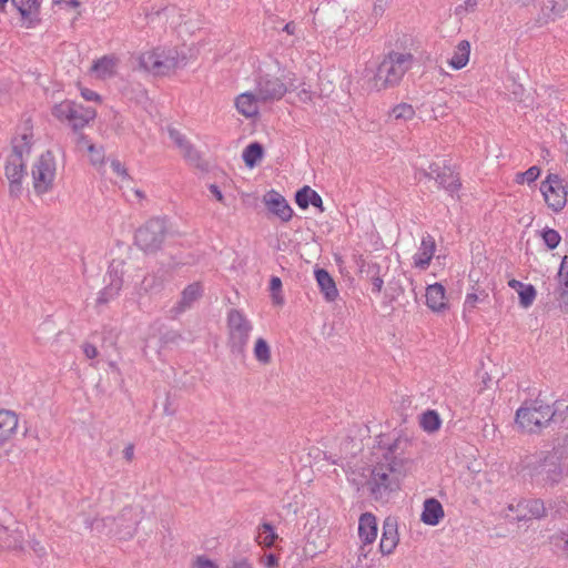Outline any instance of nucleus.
<instances>
[{"label":"nucleus","mask_w":568,"mask_h":568,"mask_svg":"<svg viewBox=\"0 0 568 568\" xmlns=\"http://www.w3.org/2000/svg\"><path fill=\"white\" fill-rule=\"evenodd\" d=\"M413 447L414 440L406 434L383 436L378 439L375 455L378 462L404 471L412 460Z\"/></svg>","instance_id":"7ed1b4c3"},{"label":"nucleus","mask_w":568,"mask_h":568,"mask_svg":"<svg viewBox=\"0 0 568 568\" xmlns=\"http://www.w3.org/2000/svg\"><path fill=\"white\" fill-rule=\"evenodd\" d=\"M426 305L434 312L447 308L446 290L440 283H434L426 287Z\"/></svg>","instance_id":"412c9836"},{"label":"nucleus","mask_w":568,"mask_h":568,"mask_svg":"<svg viewBox=\"0 0 568 568\" xmlns=\"http://www.w3.org/2000/svg\"><path fill=\"white\" fill-rule=\"evenodd\" d=\"M527 284H524L523 282L518 281V280H510L508 282V286L516 290L517 292H519V290H523Z\"/></svg>","instance_id":"774afa93"},{"label":"nucleus","mask_w":568,"mask_h":568,"mask_svg":"<svg viewBox=\"0 0 568 568\" xmlns=\"http://www.w3.org/2000/svg\"><path fill=\"white\" fill-rule=\"evenodd\" d=\"M26 162V160L18 159L17 156H8L4 168L8 181L16 182L24 178Z\"/></svg>","instance_id":"473e14b6"},{"label":"nucleus","mask_w":568,"mask_h":568,"mask_svg":"<svg viewBox=\"0 0 568 568\" xmlns=\"http://www.w3.org/2000/svg\"><path fill=\"white\" fill-rule=\"evenodd\" d=\"M288 91L282 79L271 74H260L255 81V92L262 103L281 100Z\"/></svg>","instance_id":"ddd939ff"},{"label":"nucleus","mask_w":568,"mask_h":568,"mask_svg":"<svg viewBox=\"0 0 568 568\" xmlns=\"http://www.w3.org/2000/svg\"><path fill=\"white\" fill-rule=\"evenodd\" d=\"M389 0H375L373 6V16L379 18L388 7Z\"/></svg>","instance_id":"3c124183"},{"label":"nucleus","mask_w":568,"mask_h":568,"mask_svg":"<svg viewBox=\"0 0 568 568\" xmlns=\"http://www.w3.org/2000/svg\"><path fill=\"white\" fill-rule=\"evenodd\" d=\"M262 102L258 95L253 92H244L236 97L235 108L245 118H254L258 114V103Z\"/></svg>","instance_id":"4be33fe9"},{"label":"nucleus","mask_w":568,"mask_h":568,"mask_svg":"<svg viewBox=\"0 0 568 568\" xmlns=\"http://www.w3.org/2000/svg\"><path fill=\"white\" fill-rule=\"evenodd\" d=\"M112 171L122 180H131L125 166L116 159L111 161Z\"/></svg>","instance_id":"de8ad7c7"},{"label":"nucleus","mask_w":568,"mask_h":568,"mask_svg":"<svg viewBox=\"0 0 568 568\" xmlns=\"http://www.w3.org/2000/svg\"><path fill=\"white\" fill-rule=\"evenodd\" d=\"M54 4H65L71 8H78L80 2L78 0H54Z\"/></svg>","instance_id":"338daca9"},{"label":"nucleus","mask_w":568,"mask_h":568,"mask_svg":"<svg viewBox=\"0 0 568 568\" xmlns=\"http://www.w3.org/2000/svg\"><path fill=\"white\" fill-rule=\"evenodd\" d=\"M19 425L18 415L8 409L0 410V446L11 440L17 434Z\"/></svg>","instance_id":"aec40b11"},{"label":"nucleus","mask_w":568,"mask_h":568,"mask_svg":"<svg viewBox=\"0 0 568 568\" xmlns=\"http://www.w3.org/2000/svg\"><path fill=\"white\" fill-rule=\"evenodd\" d=\"M202 295V287L199 283H192L187 285L181 294L180 301L175 306L171 308V313L174 316L180 315L185 312V310L190 308L191 305Z\"/></svg>","instance_id":"a878e982"},{"label":"nucleus","mask_w":568,"mask_h":568,"mask_svg":"<svg viewBox=\"0 0 568 568\" xmlns=\"http://www.w3.org/2000/svg\"><path fill=\"white\" fill-rule=\"evenodd\" d=\"M160 52H158V48L148 50L142 52L139 55V65L141 69L154 74L160 75V62L159 57Z\"/></svg>","instance_id":"2f4dec72"},{"label":"nucleus","mask_w":568,"mask_h":568,"mask_svg":"<svg viewBox=\"0 0 568 568\" xmlns=\"http://www.w3.org/2000/svg\"><path fill=\"white\" fill-rule=\"evenodd\" d=\"M264 203L268 211L276 215L282 222H288L293 216V210L278 192L272 190L264 195Z\"/></svg>","instance_id":"dca6fc26"},{"label":"nucleus","mask_w":568,"mask_h":568,"mask_svg":"<svg viewBox=\"0 0 568 568\" xmlns=\"http://www.w3.org/2000/svg\"><path fill=\"white\" fill-rule=\"evenodd\" d=\"M399 541L397 523L393 518H386L383 523V531L379 541V550L383 555H390Z\"/></svg>","instance_id":"a211bd4d"},{"label":"nucleus","mask_w":568,"mask_h":568,"mask_svg":"<svg viewBox=\"0 0 568 568\" xmlns=\"http://www.w3.org/2000/svg\"><path fill=\"white\" fill-rule=\"evenodd\" d=\"M123 457L128 460V462H131L134 457V446L132 444H129L128 446L124 447L123 449Z\"/></svg>","instance_id":"0e129e2a"},{"label":"nucleus","mask_w":568,"mask_h":568,"mask_svg":"<svg viewBox=\"0 0 568 568\" xmlns=\"http://www.w3.org/2000/svg\"><path fill=\"white\" fill-rule=\"evenodd\" d=\"M123 266L124 264L122 261H112L110 263L108 272L104 277L106 284L99 292L97 297V304H108L109 302L113 301L115 297L119 296L123 286Z\"/></svg>","instance_id":"9b49d317"},{"label":"nucleus","mask_w":568,"mask_h":568,"mask_svg":"<svg viewBox=\"0 0 568 568\" xmlns=\"http://www.w3.org/2000/svg\"><path fill=\"white\" fill-rule=\"evenodd\" d=\"M295 202L303 210L307 209L308 205H313L320 209L321 212L324 211L321 195L307 185L296 192Z\"/></svg>","instance_id":"c756f323"},{"label":"nucleus","mask_w":568,"mask_h":568,"mask_svg":"<svg viewBox=\"0 0 568 568\" xmlns=\"http://www.w3.org/2000/svg\"><path fill=\"white\" fill-rule=\"evenodd\" d=\"M32 549L33 551L39 556V557H42L45 555V549L44 547L39 542V541H33L32 542Z\"/></svg>","instance_id":"69168bd1"},{"label":"nucleus","mask_w":568,"mask_h":568,"mask_svg":"<svg viewBox=\"0 0 568 568\" xmlns=\"http://www.w3.org/2000/svg\"><path fill=\"white\" fill-rule=\"evenodd\" d=\"M419 425L425 432L434 433L440 428L442 420L436 410L429 409L422 414Z\"/></svg>","instance_id":"e433bc0d"},{"label":"nucleus","mask_w":568,"mask_h":568,"mask_svg":"<svg viewBox=\"0 0 568 568\" xmlns=\"http://www.w3.org/2000/svg\"><path fill=\"white\" fill-rule=\"evenodd\" d=\"M536 288L534 285L528 284L523 290H519V303L524 308H528L532 305L535 298H536Z\"/></svg>","instance_id":"79ce46f5"},{"label":"nucleus","mask_w":568,"mask_h":568,"mask_svg":"<svg viewBox=\"0 0 568 568\" xmlns=\"http://www.w3.org/2000/svg\"><path fill=\"white\" fill-rule=\"evenodd\" d=\"M477 4H478L477 0H465L464 4H459L456 8V13L460 14L463 11H465V12L474 11L475 8L477 7Z\"/></svg>","instance_id":"5fc2aeb1"},{"label":"nucleus","mask_w":568,"mask_h":568,"mask_svg":"<svg viewBox=\"0 0 568 568\" xmlns=\"http://www.w3.org/2000/svg\"><path fill=\"white\" fill-rule=\"evenodd\" d=\"M487 297H488V294L485 291H481L479 294L467 293V295L465 297L464 306H463L464 317H466L467 314L473 313L477 307V303L480 301H484Z\"/></svg>","instance_id":"58836bf2"},{"label":"nucleus","mask_w":568,"mask_h":568,"mask_svg":"<svg viewBox=\"0 0 568 568\" xmlns=\"http://www.w3.org/2000/svg\"><path fill=\"white\" fill-rule=\"evenodd\" d=\"M227 568H254V566L247 558H241L234 560Z\"/></svg>","instance_id":"4d7b16f0"},{"label":"nucleus","mask_w":568,"mask_h":568,"mask_svg":"<svg viewBox=\"0 0 568 568\" xmlns=\"http://www.w3.org/2000/svg\"><path fill=\"white\" fill-rule=\"evenodd\" d=\"M539 175H540V169L538 166L534 165V166H530L525 172L518 173L517 174V182H519V183H523V182L532 183V182H535L538 179Z\"/></svg>","instance_id":"a18cd8bd"},{"label":"nucleus","mask_w":568,"mask_h":568,"mask_svg":"<svg viewBox=\"0 0 568 568\" xmlns=\"http://www.w3.org/2000/svg\"><path fill=\"white\" fill-rule=\"evenodd\" d=\"M83 353L90 359L95 358L99 354L97 347L89 343L83 345Z\"/></svg>","instance_id":"13d9d810"},{"label":"nucleus","mask_w":568,"mask_h":568,"mask_svg":"<svg viewBox=\"0 0 568 568\" xmlns=\"http://www.w3.org/2000/svg\"><path fill=\"white\" fill-rule=\"evenodd\" d=\"M371 546L372 544H364L362 542V545L359 546L358 548V552H357V561L361 562L363 558H366L371 551Z\"/></svg>","instance_id":"bf43d9fd"},{"label":"nucleus","mask_w":568,"mask_h":568,"mask_svg":"<svg viewBox=\"0 0 568 568\" xmlns=\"http://www.w3.org/2000/svg\"><path fill=\"white\" fill-rule=\"evenodd\" d=\"M428 169L429 171L423 170L419 173L428 179L434 178L438 186L444 189L450 196L457 194L462 186L458 173L449 166L440 169L435 163H432Z\"/></svg>","instance_id":"4468645a"},{"label":"nucleus","mask_w":568,"mask_h":568,"mask_svg":"<svg viewBox=\"0 0 568 568\" xmlns=\"http://www.w3.org/2000/svg\"><path fill=\"white\" fill-rule=\"evenodd\" d=\"M518 507L525 509L530 517L536 519L544 518L547 515L545 504L541 499L523 500L518 504Z\"/></svg>","instance_id":"72a5a7b5"},{"label":"nucleus","mask_w":568,"mask_h":568,"mask_svg":"<svg viewBox=\"0 0 568 568\" xmlns=\"http://www.w3.org/2000/svg\"><path fill=\"white\" fill-rule=\"evenodd\" d=\"M263 565L266 567V568H275L277 567L278 565V559L277 557L274 555V554H268L264 561H263Z\"/></svg>","instance_id":"680f3d73"},{"label":"nucleus","mask_w":568,"mask_h":568,"mask_svg":"<svg viewBox=\"0 0 568 568\" xmlns=\"http://www.w3.org/2000/svg\"><path fill=\"white\" fill-rule=\"evenodd\" d=\"M523 471L532 483L554 487L568 476V449L559 452L558 448H554V453L544 457L527 458Z\"/></svg>","instance_id":"f257e3e1"},{"label":"nucleus","mask_w":568,"mask_h":568,"mask_svg":"<svg viewBox=\"0 0 568 568\" xmlns=\"http://www.w3.org/2000/svg\"><path fill=\"white\" fill-rule=\"evenodd\" d=\"M270 291L274 304L282 305L284 303V297L282 294V281L278 276L271 277Z\"/></svg>","instance_id":"37998d69"},{"label":"nucleus","mask_w":568,"mask_h":568,"mask_svg":"<svg viewBox=\"0 0 568 568\" xmlns=\"http://www.w3.org/2000/svg\"><path fill=\"white\" fill-rule=\"evenodd\" d=\"M562 3L552 2L551 7L549 8V13H545L547 18H552L551 16L556 17L560 14L565 9L568 7V0H561Z\"/></svg>","instance_id":"8fccbe9b"},{"label":"nucleus","mask_w":568,"mask_h":568,"mask_svg":"<svg viewBox=\"0 0 568 568\" xmlns=\"http://www.w3.org/2000/svg\"><path fill=\"white\" fill-rule=\"evenodd\" d=\"M372 291L373 293L375 294H379L383 290V286H384V281L383 278L376 274L372 277Z\"/></svg>","instance_id":"6e6d98bb"},{"label":"nucleus","mask_w":568,"mask_h":568,"mask_svg":"<svg viewBox=\"0 0 568 568\" xmlns=\"http://www.w3.org/2000/svg\"><path fill=\"white\" fill-rule=\"evenodd\" d=\"M9 193L12 197H19L22 193V180L9 181Z\"/></svg>","instance_id":"603ef678"},{"label":"nucleus","mask_w":568,"mask_h":568,"mask_svg":"<svg viewBox=\"0 0 568 568\" xmlns=\"http://www.w3.org/2000/svg\"><path fill=\"white\" fill-rule=\"evenodd\" d=\"M108 521L116 524V530L114 531L115 535H118L121 539H129L134 536L140 519L133 507H125L116 518L93 520L91 528L99 529L100 524L105 525Z\"/></svg>","instance_id":"f8f14e48"},{"label":"nucleus","mask_w":568,"mask_h":568,"mask_svg":"<svg viewBox=\"0 0 568 568\" xmlns=\"http://www.w3.org/2000/svg\"><path fill=\"white\" fill-rule=\"evenodd\" d=\"M119 62V58L113 54L103 55L94 61L91 70L99 79H110L115 75Z\"/></svg>","instance_id":"393cba45"},{"label":"nucleus","mask_w":568,"mask_h":568,"mask_svg":"<svg viewBox=\"0 0 568 568\" xmlns=\"http://www.w3.org/2000/svg\"><path fill=\"white\" fill-rule=\"evenodd\" d=\"M403 471L393 469L377 460L372 469L371 478L367 481L371 494L375 499L383 498L385 495L399 488V477Z\"/></svg>","instance_id":"6e6552de"},{"label":"nucleus","mask_w":568,"mask_h":568,"mask_svg":"<svg viewBox=\"0 0 568 568\" xmlns=\"http://www.w3.org/2000/svg\"><path fill=\"white\" fill-rule=\"evenodd\" d=\"M81 97L87 101L101 102L100 94L88 88L81 89Z\"/></svg>","instance_id":"864d4df0"},{"label":"nucleus","mask_w":568,"mask_h":568,"mask_svg":"<svg viewBox=\"0 0 568 568\" xmlns=\"http://www.w3.org/2000/svg\"><path fill=\"white\" fill-rule=\"evenodd\" d=\"M390 115L396 120H412L415 115L414 108L408 103H399L392 109Z\"/></svg>","instance_id":"a19ab883"},{"label":"nucleus","mask_w":568,"mask_h":568,"mask_svg":"<svg viewBox=\"0 0 568 568\" xmlns=\"http://www.w3.org/2000/svg\"><path fill=\"white\" fill-rule=\"evenodd\" d=\"M558 276H568V256L565 255L561 260Z\"/></svg>","instance_id":"e2e57ef3"},{"label":"nucleus","mask_w":568,"mask_h":568,"mask_svg":"<svg viewBox=\"0 0 568 568\" xmlns=\"http://www.w3.org/2000/svg\"><path fill=\"white\" fill-rule=\"evenodd\" d=\"M33 145V132L29 121L24 122L18 128L16 135L11 140V154L9 156H17L18 159L26 160L31 153Z\"/></svg>","instance_id":"2eb2a0df"},{"label":"nucleus","mask_w":568,"mask_h":568,"mask_svg":"<svg viewBox=\"0 0 568 568\" xmlns=\"http://www.w3.org/2000/svg\"><path fill=\"white\" fill-rule=\"evenodd\" d=\"M194 568H219L217 565L205 556H197L193 562Z\"/></svg>","instance_id":"09e8293b"},{"label":"nucleus","mask_w":568,"mask_h":568,"mask_svg":"<svg viewBox=\"0 0 568 568\" xmlns=\"http://www.w3.org/2000/svg\"><path fill=\"white\" fill-rule=\"evenodd\" d=\"M166 235L165 220L152 217L135 231L134 243L144 253L153 254L162 248Z\"/></svg>","instance_id":"20e7f679"},{"label":"nucleus","mask_w":568,"mask_h":568,"mask_svg":"<svg viewBox=\"0 0 568 568\" xmlns=\"http://www.w3.org/2000/svg\"><path fill=\"white\" fill-rule=\"evenodd\" d=\"M227 344L232 354L244 356L253 331L252 322L239 310L232 308L227 313Z\"/></svg>","instance_id":"39448f33"},{"label":"nucleus","mask_w":568,"mask_h":568,"mask_svg":"<svg viewBox=\"0 0 568 568\" xmlns=\"http://www.w3.org/2000/svg\"><path fill=\"white\" fill-rule=\"evenodd\" d=\"M558 293L562 304L568 305V276H558Z\"/></svg>","instance_id":"49530a36"},{"label":"nucleus","mask_w":568,"mask_h":568,"mask_svg":"<svg viewBox=\"0 0 568 568\" xmlns=\"http://www.w3.org/2000/svg\"><path fill=\"white\" fill-rule=\"evenodd\" d=\"M23 20L28 21V28L38 22L40 0H12Z\"/></svg>","instance_id":"c85d7f7f"},{"label":"nucleus","mask_w":568,"mask_h":568,"mask_svg":"<svg viewBox=\"0 0 568 568\" xmlns=\"http://www.w3.org/2000/svg\"><path fill=\"white\" fill-rule=\"evenodd\" d=\"M277 534L274 530V527L270 523H263L258 527V535L256 537V541L266 548H270L274 545L277 539Z\"/></svg>","instance_id":"f704fd0d"},{"label":"nucleus","mask_w":568,"mask_h":568,"mask_svg":"<svg viewBox=\"0 0 568 568\" xmlns=\"http://www.w3.org/2000/svg\"><path fill=\"white\" fill-rule=\"evenodd\" d=\"M254 356L261 364H268L271 362V348L263 337H258L255 341Z\"/></svg>","instance_id":"4c0bfd02"},{"label":"nucleus","mask_w":568,"mask_h":568,"mask_svg":"<svg viewBox=\"0 0 568 568\" xmlns=\"http://www.w3.org/2000/svg\"><path fill=\"white\" fill-rule=\"evenodd\" d=\"M57 163L51 151L42 153L32 168L34 192L39 195L48 193L55 178Z\"/></svg>","instance_id":"1a4fd4ad"},{"label":"nucleus","mask_w":568,"mask_h":568,"mask_svg":"<svg viewBox=\"0 0 568 568\" xmlns=\"http://www.w3.org/2000/svg\"><path fill=\"white\" fill-rule=\"evenodd\" d=\"M242 158L248 168L255 166L256 163L263 158V146L257 142L248 144L244 149Z\"/></svg>","instance_id":"c9c22d12"},{"label":"nucleus","mask_w":568,"mask_h":568,"mask_svg":"<svg viewBox=\"0 0 568 568\" xmlns=\"http://www.w3.org/2000/svg\"><path fill=\"white\" fill-rule=\"evenodd\" d=\"M542 240L548 248H556L561 240L560 234L554 229H545L541 233Z\"/></svg>","instance_id":"c03bdc74"},{"label":"nucleus","mask_w":568,"mask_h":568,"mask_svg":"<svg viewBox=\"0 0 568 568\" xmlns=\"http://www.w3.org/2000/svg\"><path fill=\"white\" fill-rule=\"evenodd\" d=\"M209 191L220 203H224V195L216 184H210Z\"/></svg>","instance_id":"052dcab7"},{"label":"nucleus","mask_w":568,"mask_h":568,"mask_svg":"<svg viewBox=\"0 0 568 568\" xmlns=\"http://www.w3.org/2000/svg\"><path fill=\"white\" fill-rule=\"evenodd\" d=\"M160 52V75H169L172 73L180 63V54L175 48L158 47Z\"/></svg>","instance_id":"bb28decb"},{"label":"nucleus","mask_w":568,"mask_h":568,"mask_svg":"<svg viewBox=\"0 0 568 568\" xmlns=\"http://www.w3.org/2000/svg\"><path fill=\"white\" fill-rule=\"evenodd\" d=\"M358 536L362 542L373 544L377 537V520L372 513H364L358 519Z\"/></svg>","instance_id":"b1692460"},{"label":"nucleus","mask_w":568,"mask_h":568,"mask_svg":"<svg viewBox=\"0 0 568 568\" xmlns=\"http://www.w3.org/2000/svg\"><path fill=\"white\" fill-rule=\"evenodd\" d=\"M163 286V280L156 274H148L141 282V290L144 293H155L161 291Z\"/></svg>","instance_id":"ea45409f"},{"label":"nucleus","mask_w":568,"mask_h":568,"mask_svg":"<svg viewBox=\"0 0 568 568\" xmlns=\"http://www.w3.org/2000/svg\"><path fill=\"white\" fill-rule=\"evenodd\" d=\"M315 280L321 293L327 302H334L338 297V290L331 274L324 268L314 271Z\"/></svg>","instance_id":"5701e85b"},{"label":"nucleus","mask_w":568,"mask_h":568,"mask_svg":"<svg viewBox=\"0 0 568 568\" xmlns=\"http://www.w3.org/2000/svg\"><path fill=\"white\" fill-rule=\"evenodd\" d=\"M443 517L444 509L437 499L429 498L424 501V508L420 516V519L424 524L436 526Z\"/></svg>","instance_id":"cd10ccee"},{"label":"nucleus","mask_w":568,"mask_h":568,"mask_svg":"<svg viewBox=\"0 0 568 568\" xmlns=\"http://www.w3.org/2000/svg\"><path fill=\"white\" fill-rule=\"evenodd\" d=\"M410 53L390 52L378 64L374 75L368 81L371 90L382 91L399 84L404 74L412 68Z\"/></svg>","instance_id":"f03ea898"},{"label":"nucleus","mask_w":568,"mask_h":568,"mask_svg":"<svg viewBox=\"0 0 568 568\" xmlns=\"http://www.w3.org/2000/svg\"><path fill=\"white\" fill-rule=\"evenodd\" d=\"M435 252V239L430 234L423 235L420 245L417 252L413 255V266L420 271H425L428 268Z\"/></svg>","instance_id":"f3484780"},{"label":"nucleus","mask_w":568,"mask_h":568,"mask_svg":"<svg viewBox=\"0 0 568 568\" xmlns=\"http://www.w3.org/2000/svg\"><path fill=\"white\" fill-rule=\"evenodd\" d=\"M555 414L556 409L537 399L517 409L516 423L528 433H537L554 418Z\"/></svg>","instance_id":"423d86ee"},{"label":"nucleus","mask_w":568,"mask_h":568,"mask_svg":"<svg viewBox=\"0 0 568 568\" xmlns=\"http://www.w3.org/2000/svg\"><path fill=\"white\" fill-rule=\"evenodd\" d=\"M169 136L174 142L175 146L180 150L183 158L192 164H197L200 154L190 141L179 130L174 128L169 129Z\"/></svg>","instance_id":"6ab92c4d"},{"label":"nucleus","mask_w":568,"mask_h":568,"mask_svg":"<svg viewBox=\"0 0 568 568\" xmlns=\"http://www.w3.org/2000/svg\"><path fill=\"white\" fill-rule=\"evenodd\" d=\"M52 115L59 121L68 122L74 131H78L95 119L97 111L72 100H64L53 105Z\"/></svg>","instance_id":"0eeeda50"},{"label":"nucleus","mask_w":568,"mask_h":568,"mask_svg":"<svg viewBox=\"0 0 568 568\" xmlns=\"http://www.w3.org/2000/svg\"><path fill=\"white\" fill-rule=\"evenodd\" d=\"M470 57V42L462 40L454 48L452 58L447 61L448 65L454 70H460L467 65Z\"/></svg>","instance_id":"7c9ffc66"},{"label":"nucleus","mask_w":568,"mask_h":568,"mask_svg":"<svg viewBox=\"0 0 568 568\" xmlns=\"http://www.w3.org/2000/svg\"><path fill=\"white\" fill-rule=\"evenodd\" d=\"M540 192L546 204L554 212H560L567 203V191L564 180L557 174H549L540 183Z\"/></svg>","instance_id":"9d476101"}]
</instances>
